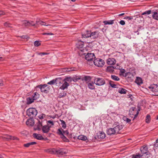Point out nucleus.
Listing matches in <instances>:
<instances>
[{"mask_svg": "<svg viewBox=\"0 0 158 158\" xmlns=\"http://www.w3.org/2000/svg\"><path fill=\"white\" fill-rule=\"evenodd\" d=\"M102 35L98 31H96L93 32L87 31L86 33L82 35V38H86L90 37L91 39H100V37Z\"/></svg>", "mask_w": 158, "mask_h": 158, "instance_id": "obj_1", "label": "nucleus"}, {"mask_svg": "<svg viewBox=\"0 0 158 158\" xmlns=\"http://www.w3.org/2000/svg\"><path fill=\"white\" fill-rule=\"evenodd\" d=\"M64 149L50 148L48 149L47 152L48 153L53 154L63 155L67 153V152Z\"/></svg>", "mask_w": 158, "mask_h": 158, "instance_id": "obj_2", "label": "nucleus"}, {"mask_svg": "<svg viewBox=\"0 0 158 158\" xmlns=\"http://www.w3.org/2000/svg\"><path fill=\"white\" fill-rule=\"evenodd\" d=\"M47 86V85L46 84L40 85L36 86L35 89L37 91L40 90L42 92L47 93L49 92V89Z\"/></svg>", "mask_w": 158, "mask_h": 158, "instance_id": "obj_3", "label": "nucleus"}, {"mask_svg": "<svg viewBox=\"0 0 158 158\" xmlns=\"http://www.w3.org/2000/svg\"><path fill=\"white\" fill-rule=\"evenodd\" d=\"M27 115L33 118L35 117L36 115L37 111L35 108H31L27 110Z\"/></svg>", "mask_w": 158, "mask_h": 158, "instance_id": "obj_4", "label": "nucleus"}, {"mask_svg": "<svg viewBox=\"0 0 158 158\" xmlns=\"http://www.w3.org/2000/svg\"><path fill=\"white\" fill-rule=\"evenodd\" d=\"M93 63L96 66L101 67H103L105 64L104 61L100 58H97L94 60Z\"/></svg>", "mask_w": 158, "mask_h": 158, "instance_id": "obj_5", "label": "nucleus"}, {"mask_svg": "<svg viewBox=\"0 0 158 158\" xmlns=\"http://www.w3.org/2000/svg\"><path fill=\"white\" fill-rule=\"evenodd\" d=\"M94 83L98 86H101L105 84V81L104 79L100 77H95L94 80Z\"/></svg>", "mask_w": 158, "mask_h": 158, "instance_id": "obj_6", "label": "nucleus"}, {"mask_svg": "<svg viewBox=\"0 0 158 158\" xmlns=\"http://www.w3.org/2000/svg\"><path fill=\"white\" fill-rule=\"evenodd\" d=\"M62 82V79L60 78H56L55 79H53L47 83V84L50 85H53L56 84L57 86H60V84Z\"/></svg>", "mask_w": 158, "mask_h": 158, "instance_id": "obj_7", "label": "nucleus"}, {"mask_svg": "<svg viewBox=\"0 0 158 158\" xmlns=\"http://www.w3.org/2000/svg\"><path fill=\"white\" fill-rule=\"evenodd\" d=\"M113 127L117 134L120 133L119 131L123 128V126L118 122H115L113 125Z\"/></svg>", "mask_w": 158, "mask_h": 158, "instance_id": "obj_8", "label": "nucleus"}, {"mask_svg": "<svg viewBox=\"0 0 158 158\" xmlns=\"http://www.w3.org/2000/svg\"><path fill=\"white\" fill-rule=\"evenodd\" d=\"M95 58L94 54L93 53H88L85 56V59L88 61H90L91 64L93 63V59Z\"/></svg>", "mask_w": 158, "mask_h": 158, "instance_id": "obj_9", "label": "nucleus"}, {"mask_svg": "<svg viewBox=\"0 0 158 158\" xmlns=\"http://www.w3.org/2000/svg\"><path fill=\"white\" fill-rule=\"evenodd\" d=\"M86 43H84L81 41V40H79L78 42L76 44V47L80 51L84 52L85 50V49L83 47L84 46V44H86Z\"/></svg>", "mask_w": 158, "mask_h": 158, "instance_id": "obj_10", "label": "nucleus"}, {"mask_svg": "<svg viewBox=\"0 0 158 158\" xmlns=\"http://www.w3.org/2000/svg\"><path fill=\"white\" fill-rule=\"evenodd\" d=\"M60 89H62L64 90L65 89H67L69 85V84L66 81H64L62 80V82L60 84Z\"/></svg>", "mask_w": 158, "mask_h": 158, "instance_id": "obj_11", "label": "nucleus"}, {"mask_svg": "<svg viewBox=\"0 0 158 158\" xmlns=\"http://www.w3.org/2000/svg\"><path fill=\"white\" fill-rule=\"evenodd\" d=\"M148 88L154 92L158 91V85L156 84H153L148 87Z\"/></svg>", "mask_w": 158, "mask_h": 158, "instance_id": "obj_12", "label": "nucleus"}, {"mask_svg": "<svg viewBox=\"0 0 158 158\" xmlns=\"http://www.w3.org/2000/svg\"><path fill=\"white\" fill-rule=\"evenodd\" d=\"M140 151L143 154L148 155L149 153L148 150V148L147 146H143L140 148Z\"/></svg>", "mask_w": 158, "mask_h": 158, "instance_id": "obj_13", "label": "nucleus"}, {"mask_svg": "<svg viewBox=\"0 0 158 158\" xmlns=\"http://www.w3.org/2000/svg\"><path fill=\"white\" fill-rule=\"evenodd\" d=\"M106 133L107 135H111L114 134H117L115 130H114L113 128H110L108 129L106 131Z\"/></svg>", "mask_w": 158, "mask_h": 158, "instance_id": "obj_14", "label": "nucleus"}, {"mask_svg": "<svg viewBox=\"0 0 158 158\" xmlns=\"http://www.w3.org/2000/svg\"><path fill=\"white\" fill-rule=\"evenodd\" d=\"M50 127L48 125H45L43 126L42 127V129L43 132L44 133H48L50 129Z\"/></svg>", "mask_w": 158, "mask_h": 158, "instance_id": "obj_15", "label": "nucleus"}, {"mask_svg": "<svg viewBox=\"0 0 158 158\" xmlns=\"http://www.w3.org/2000/svg\"><path fill=\"white\" fill-rule=\"evenodd\" d=\"M107 63L108 64L113 65L116 62L115 60L113 58H109L107 60Z\"/></svg>", "mask_w": 158, "mask_h": 158, "instance_id": "obj_16", "label": "nucleus"}, {"mask_svg": "<svg viewBox=\"0 0 158 158\" xmlns=\"http://www.w3.org/2000/svg\"><path fill=\"white\" fill-rule=\"evenodd\" d=\"M136 109L135 107H132L130 108L129 110V115L130 117H132V116L134 115L135 113L134 112L136 111Z\"/></svg>", "mask_w": 158, "mask_h": 158, "instance_id": "obj_17", "label": "nucleus"}, {"mask_svg": "<svg viewBox=\"0 0 158 158\" xmlns=\"http://www.w3.org/2000/svg\"><path fill=\"white\" fill-rule=\"evenodd\" d=\"M33 136L35 138L41 140L44 139L43 137L40 134H37V133H34L33 134Z\"/></svg>", "mask_w": 158, "mask_h": 158, "instance_id": "obj_18", "label": "nucleus"}, {"mask_svg": "<svg viewBox=\"0 0 158 158\" xmlns=\"http://www.w3.org/2000/svg\"><path fill=\"white\" fill-rule=\"evenodd\" d=\"M91 78L89 76H85L84 77H81V80L83 81H85L88 82L89 81Z\"/></svg>", "mask_w": 158, "mask_h": 158, "instance_id": "obj_19", "label": "nucleus"}, {"mask_svg": "<svg viewBox=\"0 0 158 158\" xmlns=\"http://www.w3.org/2000/svg\"><path fill=\"white\" fill-rule=\"evenodd\" d=\"M57 133L60 136L61 138L63 139L64 140L65 139L68 140L67 138L63 134V133L61 129H58Z\"/></svg>", "mask_w": 158, "mask_h": 158, "instance_id": "obj_20", "label": "nucleus"}, {"mask_svg": "<svg viewBox=\"0 0 158 158\" xmlns=\"http://www.w3.org/2000/svg\"><path fill=\"white\" fill-rule=\"evenodd\" d=\"M135 82L138 85H140L143 83L142 78L139 77H136Z\"/></svg>", "mask_w": 158, "mask_h": 158, "instance_id": "obj_21", "label": "nucleus"}, {"mask_svg": "<svg viewBox=\"0 0 158 158\" xmlns=\"http://www.w3.org/2000/svg\"><path fill=\"white\" fill-rule=\"evenodd\" d=\"M34 100L31 96L30 97L27 98V103L28 104H30L33 102Z\"/></svg>", "mask_w": 158, "mask_h": 158, "instance_id": "obj_22", "label": "nucleus"}, {"mask_svg": "<svg viewBox=\"0 0 158 158\" xmlns=\"http://www.w3.org/2000/svg\"><path fill=\"white\" fill-rule=\"evenodd\" d=\"M152 18L157 20H158V12H154L152 13Z\"/></svg>", "mask_w": 158, "mask_h": 158, "instance_id": "obj_23", "label": "nucleus"}, {"mask_svg": "<svg viewBox=\"0 0 158 158\" xmlns=\"http://www.w3.org/2000/svg\"><path fill=\"white\" fill-rule=\"evenodd\" d=\"M114 67L113 66H111L107 67L106 70L107 71L112 73L114 71Z\"/></svg>", "mask_w": 158, "mask_h": 158, "instance_id": "obj_24", "label": "nucleus"}, {"mask_svg": "<svg viewBox=\"0 0 158 158\" xmlns=\"http://www.w3.org/2000/svg\"><path fill=\"white\" fill-rule=\"evenodd\" d=\"M67 94L66 92L63 91L58 94V97L59 98H63L65 97Z\"/></svg>", "mask_w": 158, "mask_h": 158, "instance_id": "obj_25", "label": "nucleus"}, {"mask_svg": "<svg viewBox=\"0 0 158 158\" xmlns=\"http://www.w3.org/2000/svg\"><path fill=\"white\" fill-rule=\"evenodd\" d=\"M87 86L88 87L91 89H95L94 83L93 82L88 83Z\"/></svg>", "mask_w": 158, "mask_h": 158, "instance_id": "obj_26", "label": "nucleus"}, {"mask_svg": "<svg viewBox=\"0 0 158 158\" xmlns=\"http://www.w3.org/2000/svg\"><path fill=\"white\" fill-rule=\"evenodd\" d=\"M118 92L121 94H125L127 93V90L121 88L118 89Z\"/></svg>", "mask_w": 158, "mask_h": 158, "instance_id": "obj_27", "label": "nucleus"}, {"mask_svg": "<svg viewBox=\"0 0 158 158\" xmlns=\"http://www.w3.org/2000/svg\"><path fill=\"white\" fill-rule=\"evenodd\" d=\"M31 97L35 100H36L39 98V94L38 93L35 92L33 94Z\"/></svg>", "mask_w": 158, "mask_h": 158, "instance_id": "obj_28", "label": "nucleus"}, {"mask_svg": "<svg viewBox=\"0 0 158 158\" xmlns=\"http://www.w3.org/2000/svg\"><path fill=\"white\" fill-rule=\"evenodd\" d=\"M114 20H110L109 21H103V22L105 25H111L114 23Z\"/></svg>", "mask_w": 158, "mask_h": 158, "instance_id": "obj_29", "label": "nucleus"}, {"mask_svg": "<svg viewBox=\"0 0 158 158\" xmlns=\"http://www.w3.org/2000/svg\"><path fill=\"white\" fill-rule=\"evenodd\" d=\"M77 138L79 139L84 141L86 140L87 139V137L86 136L82 135L78 136Z\"/></svg>", "mask_w": 158, "mask_h": 158, "instance_id": "obj_30", "label": "nucleus"}, {"mask_svg": "<svg viewBox=\"0 0 158 158\" xmlns=\"http://www.w3.org/2000/svg\"><path fill=\"white\" fill-rule=\"evenodd\" d=\"M36 144V142H33L28 143H27L24 144V146L25 147H28L30 145H34V144Z\"/></svg>", "mask_w": 158, "mask_h": 158, "instance_id": "obj_31", "label": "nucleus"}, {"mask_svg": "<svg viewBox=\"0 0 158 158\" xmlns=\"http://www.w3.org/2000/svg\"><path fill=\"white\" fill-rule=\"evenodd\" d=\"M98 138L104 139L106 137L105 134L104 132H101L98 135Z\"/></svg>", "mask_w": 158, "mask_h": 158, "instance_id": "obj_32", "label": "nucleus"}, {"mask_svg": "<svg viewBox=\"0 0 158 158\" xmlns=\"http://www.w3.org/2000/svg\"><path fill=\"white\" fill-rule=\"evenodd\" d=\"M30 22L27 21H25L23 22V23H22V26H23L26 27L27 26H30Z\"/></svg>", "mask_w": 158, "mask_h": 158, "instance_id": "obj_33", "label": "nucleus"}, {"mask_svg": "<svg viewBox=\"0 0 158 158\" xmlns=\"http://www.w3.org/2000/svg\"><path fill=\"white\" fill-rule=\"evenodd\" d=\"M111 77L112 79L115 81H118L120 80L118 76L114 75H112Z\"/></svg>", "mask_w": 158, "mask_h": 158, "instance_id": "obj_34", "label": "nucleus"}, {"mask_svg": "<svg viewBox=\"0 0 158 158\" xmlns=\"http://www.w3.org/2000/svg\"><path fill=\"white\" fill-rule=\"evenodd\" d=\"M74 82H76L78 81L79 80H81V76H76L75 77H73L72 78Z\"/></svg>", "mask_w": 158, "mask_h": 158, "instance_id": "obj_35", "label": "nucleus"}, {"mask_svg": "<svg viewBox=\"0 0 158 158\" xmlns=\"http://www.w3.org/2000/svg\"><path fill=\"white\" fill-rule=\"evenodd\" d=\"M36 22L37 23L41 25H44L46 26L50 25L49 24H46V23L45 22L41 21H36Z\"/></svg>", "mask_w": 158, "mask_h": 158, "instance_id": "obj_36", "label": "nucleus"}, {"mask_svg": "<svg viewBox=\"0 0 158 158\" xmlns=\"http://www.w3.org/2000/svg\"><path fill=\"white\" fill-rule=\"evenodd\" d=\"M133 75L131 73L129 72L125 73L124 75V77H127V78H131Z\"/></svg>", "mask_w": 158, "mask_h": 158, "instance_id": "obj_37", "label": "nucleus"}, {"mask_svg": "<svg viewBox=\"0 0 158 158\" xmlns=\"http://www.w3.org/2000/svg\"><path fill=\"white\" fill-rule=\"evenodd\" d=\"M60 121L61 122V125H62V127L64 128L65 129L66 127V124L65 122L63 120H60Z\"/></svg>", "mask_w": 158, "mask_h": 158, "instance_id": "obj_38", "label": "nucleus"}, {"mask_svg": "<svg viewBox=\"0 0 158 158\" xmlns=\"http://www.w3.org/2000/svg\"><path fill=\"white\" fill-rule=\"evenodd\" d=\"M41 44V41L36 40L34 42V45L35 46H38Z\"/></svg>", "mask_w": 158, "mask_h": 158, "instance_id": "obj_39", "label": "nucleus"}, {"mask_svg": "<svg viewBox=\"0 0 158 158\" xmlns=\"http://www.w3.org/2000/svg\"><path fill=\"white\" fill-rule=\"evenodd\" d=\"M65 72H70L74 70V68L73 67L70 68H67L64 69Z\"/></svg>", "mask_w": 158, "mask_h": 158, "instance_id": "obj_40", "label": "nucleus"}, {"mask_svg": "<svg viewBox=\"0 0 158 158\" xmlns=\"http://www.w3.org/2000/svg\"><path fill=\"white\" fill-rule=\"evenodd\" d=\"M72 78L70 77H67L64 80V81H66V82H67V81L71 82L72 81Z\"/></svg>", "mask_w": 158, "mask_h": 158, "instance_id": "obj_41", "label": "nucleus"}, {"mask_svg": "<svg viewBox=\"0 0 158 158\" xmlns=\"http://www.w3.org/2000/svg\"><path fill=\"white\" fill-rule=\"evenodd\" d=\"M150 120V116L148 114L146 116V122L147 123H149Z\"/></svg>", "mask_w": 158, "mask_h": 158, "instance_id": "obj_42", "label": "nucleus"}, {"mask_svg": "<svg viewBox=\"0 0 158 158\" xmlns=\"http://www.w3.org/2000/svg\"><path fill=\"white\" fill-rule=\"evenodd\" d=\"M42 126V122L40 121H38V124L37 125V128L39 130H40L41 129V127Z\"/></svg>", "mask_w": 158, "mask_h": 158, "instance_id": "obj_43", "label": "nucleus"}, {"mask_svg": "<svg viewBox=\"0 0 158 158\" xmlns=\"http://www.w3.org/2000/svg\"><path fill=\"white\" fill-rule=\"evenodd\" d=\"M123 119L124 121L126 122L127 123H129L131 121V120L130 119L127 118L126 117H124Z\"/></svg>", "mask_w": 158, "mask_h": 158, "instance_id": "obj_44", "label": "nucleus"}, {"mask_svg": "<svg viewBox=\"0 0 158 158\" xmlns=\"http://www.w3.org/2000/svg\"><path fill=\"white\" fill-rule=\"evenodd\" d=\"M151 10H149L147 11H146L144 12H143V13H142V15H143L146 14L149 15L151 13Z\"/></svg>", "mask_w": 158, "mask_h": 158, "instance_id": "obj_45", "label": "nucleus"}, {"mask_svg": "<svg viewBox=\"0 0 158 158\" xmlns=\"http://www.w3.org/2000/svg\"><path fill=\"white\" fill-rule=\"evenodd\" d=\"M142 156L140 154L136 155H133L132 157V158H140Z\"/></svg>", "mask_w": 158, "mask_h": 158, "instance_id": "obj_46", "label": "nucleus"}, {"mask_svg": "<svg viewBox=\"0 0 158 158\" xmlns=\"http://www.w3.org/2000/svg\"><path fill=\"white\" fill-rule=\"evenodd\" d=\"M109 84L112 87V88H116V85L114 84L113 83V82L111 81H109Z\"/></svg>", "mask_w": 158, "mask_h": 158, "instance_id": "obj_47", "label": "nucleus"}, {"mask_svg": "<svg viewBox=\"0 0 158 158\" xmlns=\"http://www.w3.org/2000/svg\"><path fill=\"white\" fill-rule=\"evenodd\" d=\"M8 139L14 140L15 139H18V138L16 137H13L11 135H9L7 138Z\"/></svg>", "mask_w": 158, "mask_h": 158, "instance_id": "obj_48", "label": "nucleus"}, {"mask_svg": "<svg viewBox=\"0 0 158 158\" xmlns=\"http://www.w3.org/2000/svg\"><path fill=\"white\" fill-rule=\"evenodd\" d=\"M21 39H26L27 40L29 39V37L27 35H23L20 36Z\"/></svg>", "mask_w": 158, "mask_h": 158, "instance_id": "obj_49", "label": "nucleus"}, {"mask_svg": "<svg viewBox=\"0 0 158 158\" xmlns=\"http://www.w3.org/2000/svg\"><path fill=\"white\" fill-rule=\"evenodd\" d=\"M125 72V70L124 69H123L120 71V75L124 77V74Z\"/></svg>", "mask_w": 158, "mask_h": 158, "instance_id": "obj_50", "label": "nucleus"}, {"mask_svg": "<svg viewBox=\"0 0 158 158\" xmlns=\"http://www.w3.org/2000/svg\"><path fill=\"white\" fill-rule=\"evenodd\" d=\"M45 117V115L44 114H42L41 115H40L38 116L39 119H43Z\"/></svg>", "mask_w": 158, "mask_h": 158, "instance_id": "obj_51", "label": "nucleus"}, {"mask_svg": "<svg viewBox=\"0 0 158 158\" xmlns=\"http://www.w3.org/2000/svg\"><path fill=\"white\" fill-rule=\"evenodd\" d=\"M125 19H128V20H131L133 19L132 16H126L124 18Z\"/></svg>", "mask_w": 158, "mask_h": 158, "instance_id": "obj_52", "label": "nucleus"}, {"mask_svg": "<svg viewBox=\"0 0 158 158\" xmlns=\"http://www.w3.org/2000/svg\"><path fill=\"white\" fill-rule=\"evenodd\" d=\"M62 131L63 132V134L64 135H68L69 134V132L66 130V131H64L63 130V129H62Z\"/></svg>", "mask_w": 158, "mask_h": 158, "instance_id": "obj_53", "label": "nucleus"}, {"mask_svg": "<svg viewBox=\"0 0 158 158\" xmlns=\"http://www.w3.org/2000/svg\"><path fill=\"white\" fill-rule=\"evenodd\" d=\"M140 110H138L136 112V114L135 115H134V117L133 119V120L135 118H136V117H137V116H138L139 113V111Z\"/></svg>", "mask_w": 158, "mask_h": 158, "instance_id": "obj_54", "label": "nucleus"}, {"mask_svg": "<svg viewBox=\"0 0 158 158\" xmlns=\"http://www.w3.org/2000/svg\"><path fill=\"white\" fill-rule=\"evenodd\" d=\"M154 145L155 147H158V139L156 140V143L154 144Z\"/></svg>", "mask_w": 158, "mask_h": 158, "instance_id": "obj_55", "label": "nucleus"}, {"mask_svg": "<svg viewBox=\"0 0 158 158\" xmlns=\"http://www.w3.org/2000/svg\"><path fill=\"white\" fill-rule=\"evenodd\" d=\"M119 23L120 24L122 25H124L125 24V23L124 20H122L119 22Z\"/></svg>", "mask_w": 158, "mask_h": 158, "instance_id": "obj_56", "label": "nucleus"}, {"mask_svg": "<svg viewBox=\"0 0 158 158\" xmlns=\"http://www.w3.org/2000/svg\"><path fill=\"white\" fill-rule=\"evenodd\" d=\"M49 53L47 52H40L39 53V55L42 56L43 55H45L48 54Z\"/></svg>", "mask_w": 158, "mask_h": 158, "instance_id": "obj_57", "label": "nucleus"}, {"mask_svg": "<svg viewBox=\"0 0 158 158\" xmlns=\"http://www.w3.org/2000/svg\"><path fill=\"white\" fill-rule=\"evenodd\" d=\"M48 123L51 124L53 126L54 125V123L51 120H49L47 121Z\"/></svg>", "mask_w": 158, "mask_h": 158, "instance_id": "obj_58", "label": "nucleus"}, {"mask_svg": "<svg viewBox=\"0 0 158 158\" xmlns=\"http://www.w3.org/2000/svg\"><path fill=\"white\" fill-rule=\"evenodd\" d=\"M5 14V13L2 10H0V16L4 15Z\"/></svg>", "mask_w": 158, "mask_h": 158, "instance_id": "obj_59", "label": "nucleus"}, {"mask_svg": "<svg viewBox=\"0 0 158 158\" xmlns=\"http://www.w3.org/2000/svg\"><path fill=\"white\" fill-rule=\"evenodd\" d=\"M9 25L10 24L7 22H6L4 23V25L6 27H10Z\"/></svg>", "mask_w": 158, "mask_h": 158, "instance_id": "obj_60", "label": "nucleus"}, {"mask_svg": "<svg viewBox=\"0 0 158 158\" xmlns=\"http://www.w3.org/2000/svg\"><path fill=\"white\" fill-rule=\"evenodd\" d=\"M43 35H53L52 33H44L43 34Z\"/></svg>", "mask_w": 158, "mask_h": 158, "instance_id": "obj_61", "label": "nucleus"}, {"mask_svg": "<svg viewBox=\"0 0 158 158\" xmlns=\"http://www.w3.org/2000/svg\"><path fill=\"white\" fill-rule=\"evenodd\" d=\"M3 85V81L1 80H0V86H2Z\"/></svg>", "mask_w": 158, "mask_h": 158, "instance_id": "obj_62", "label": "nucleus"}, {"mask_svg": "<svg viewBox=\"0 0 158 158\" xmlns=\"http://www.w3.org/2000/svg\"><path fill=\"white\" fill-rule=\"evenodd\" d=\"M33 22H32V21L31 22H30V26H34L35 25V24H33L32 23Z\"/></svg>", "mask_w": 158, "mask_h": 158, "instance_id": "obj_63", "label": "nucleus"}, {"mask_svg": "<svg viewBox=\"0 0 158 158\" xmlns=\"http://www.w3.org/2000/svg\"><path fill=\"white\" fill-rule=\"evenodd\" d=\"M4 60V58L0 56V61H2Z\"/></svg>", "mask_w": 158, "mask_h": 158, "instance_id": "obj_64", "label": "nucleus"}]
</instances>
